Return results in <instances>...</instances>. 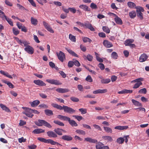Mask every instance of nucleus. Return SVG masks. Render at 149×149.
<instances>
[{
  "instance_id": "49",
  "label": "nucleus",
  "mask_w": 149,
  "mask_h": 149,
  "mask_svg": "<svg viewBox=\"0 0 149 149\" xmlns=\"http://www.w3.org/2000/svg\"><path fill=\"white\" fill-rule=\"evenodd\" d=\"M5 19L7 21V22H8V23L11 26H13V22L11 21V20L9 18H7V17H6L5 18Z\"/></svg>"
},
{
  "instance_id": "31",
  "label": "nucleus",
  "mask_w": 149,
  "mask_h": 149,
  "mask_svg": "<svg viewBox=\"0 0 149 149\" xmlns=\"http://www.w3.org/2000/svg\"><path fill=\"white\" fill-rule=\"evenodd\" d=\"M69 124L72 126L76 127L78 126V125L76 122L72 120H71L70 119L69 122Z\"/></svg>"
},
{
  "instance_id": "7",
  "label": "nucleus",
  "mask_w": 149,
  "mask_h": 149,
  "mask_svg": "<svg viewBox=\"0 0 149 149\" xmlns=\"http://www.w3.org/2000/svg\"><path fill=\"white\" fill-rule=\"evenodd\" d=\"M46 81L48 83L52 84H55L56 85H60L61 84V83L59 82L57 80L54 79H47Z\"/></svg>"
},
{
  "instance_id": "21",
  "label": "nucleus",
  "mask_w": 149,
  "mask_h": 149,
  "mask_svg": "<svg viewBox=\"0 0 149 149\" xmlns=\"http://www.w3.org/2000/svg\"><path fill=\"white\" fill-rule=\"evenodd\" d=\"M83 57L85 59H87L90 61H92L93 59V56L89 54H88L86 56L84 55L83 56Z\"/></svg>"
},
{
  "instance_id": "56",
  "label": "nucleus",
  "mask_w": 149,
  "mask_h": 149,
  "mask_svg": "<svg viewBox=\"0 0 149 149\" xmlns=\"http://www.w3.org/2000/svg\"><path fill=\"white\" fill-rule=\"evenodd\" d=\"M22 43L24 45L25 47H27V46H29V44L30 43L26 40H23Z\"/></svg>"
},
{
  "instance_id": "17",
  "label": "nucleus",
  "mask_w": 149,
  "mask_h": 149,
  "mask_svg": "<svg viewBox=\"0 0 149 149\" xmlns=\"http://www.w3.org/2000/svg\"><path fill=\"white\" fill-rule=\"evenodd\" d=\"M132 90L123 89V90L118 92L119 94L132 93Z\"/></svg>"
},
{
  "instance_id": "26",
  "label": "nucleus",
  "mask_w": 149,
  "mask_h": 149,
  "mask_svg": "<svg viewBox=\"0 0 149 149\" xmlns=\"http://www.w3.org/2000/svg\"><path fill=\"white\" fill-rule=\"evenodd\" d=\"M44 111L45 114L48 116H50L53 115V111L51 110L46 109Z\"/></svg>"
},
{
  "instance_id": "18",
  "label": "nucleus",
  "mask_w": 149,
  "mask_h": 149,
  "mask_svg": "<svg viewBox=\"0 0 149 149\" xmlns=\"http://www.w3.org/2000/svg\"><path fill=\"white\" fill-rule=\"evenodd\" d=\"M65 49L68 53L72 56L77 57H78V55L72 50L66 47L65 48Z\"/></svg>"
},
{
  "instance_id": "44",
  "label": "nucleus",
  "mask_w": 149,
  "mask_h": 149,
  "mask_svg": "<svg viewBox=\"0 0 149 149\" xmlns=\"http://www.w3.org/2000/svg\"><path fill=\"white\" fill-rule=\"evenodd\" d=\"M54 123L61 126H64V124L63 123L58 120H54Z\"/></svg>"
},
{
  "instance_id": "51",
  "label": "nucleus",
  "mask_w": 149,
  "mask_h": 149,
  "mask_svg": "<svg viewBox=\"0 0 149 149\" xmlns=\"http://www.w3.org/2000/svg\"><path fill=\"white\" fill-rule=\"evenodd\" d=\"M146 90L145 88L141 89L139 91V93H144L145 94L146 93Z\"/></svg>"
},
{
  "instance_id": "35",
  "label": "nucleus",
  "mask_w": 149,
  "mask_h": 149,
  "mask_svg": "<svg viewBox=\"0 0 149 149\" xmlns=\"http://www.w3.org/2000/svg\"><path fill=\"white\" fill-rule=\"evenodd\" d=\"M79 7L85 11H88L90 10L88 8V7L85 5H81L79 6Z\"/></svg>"
},
{
  "instance_id": "52",
  "label": "nucleus",
  "mask_w": 149,
  "mask_h": 149,
  "mask_svg": "<svg viewBox=\"0 0 149 149\" xmlns=\"http://www.w3.org/2000/svg\"><path fill=\"white\" fill-rule=\"evenodd\" d=\"M73 117H74L75 118L77 119V120L79 121L81 120H82L83 118L81 116H76V115H73L72 116Z\"/></svg>"
},
{
  "instance_id": "22",
  "label": "nucleus",
  "mask_w": 149,
  "mask_h": 149,
  "mask_svg": "<svg viewBox=\"0 0 149 149\" xmlns=\"http://www.w3.org/2000/svg\"><path fill=\"white\" fill-rule=\"evenodd\" d=\"M115 20L116 23L119 25H121L123 24V22L121 19L118 17V16H116L114 19Z\"/></svg>"
},
{
  "instance_id": "11",
  "label": "nucleus",
  "mask_w": 149,
  "mask_h": 149,
  "mask_svg": "<svg viewBox=\"0 0 149 149\" xmlns=\"http://www.w3.org/2000/svg\"><path fill=\"white\" fill-rule=\"evenodd\" d=\"M47 135L50 138H56L57 137V134L54 132L50 131L47 132Z\"/></svg>"
},
{
  "instance_id": "55",
  "label": "nucleus",
  "mask_w": 149,
  "mask_h": 149,
  "mask_svg": "<svg viewBox=\"0 0 149 149\" xmlns=\"http://www.w3.org/2000/svg\"><path fill=\"white\" fill-rule=\"evenodd\" d=\"M142 84V83H140L139 84L137 83H136L134 85L133 88H138Z\"/></svg>"
},
{
  "instance_id": "24",
  "label": "nucleus",
  "mask_w": 149,
  "mask_h": 149,
  "mask_svg": "<svg viewBox=\"0 0 149 149\" xmlns=\"http://www.w3.org/2000/svg\"><path fill=\"white\" fill-rule=\"evenodd\" d=\"M0 107L3 110H5V111L9 112H10V109L5 105L2 104H0Z\"/></svg>"
},
{
  "instance_id": "14",
  "label": "nucleus",
  "mask_w": 149,
  "mask_h": 149,
  "mask_svg": "<svg viewBox=\"0 0 149 149\" xmlns=\"http://www.w3.org/2000/svg\"><path fill=\"white\" fill-rule=\"evenodd\" d=\"M103 43L105 47L107 48L111 47L113 46L112 44L110 42L106 40H104Z\"/></svg>"
},
{
  "instance_id": "57",
  "label": "nucleus",
  "mask_w": 149,
  "mask_h": 149,
  "mask_svg": "<svg viewBox=\"0 0 149 149\" xmlns=\"http://www.w3.org/2000/svg\"><path fill=\"white\" fill-rule=\"evenodd\" d=\"M90 7L93 9H96L97 8V6L96 4L93 3H91Z\"/></svg>"
},
{
  "instance_id": "8",
  "label": "nucleus",
  "mask_w": 149,
  "mask_h": 149,
  "mask_svg": "<svg viewBox=\"0 0 149 149\" xmlns=\"http://www.w3.org/2000/svg\"><path fill=\"white\" fill-rule=\"evenodd\" d=\"M24 50L29 54H32L34 53V49L30 46H27L24 49Z\"/></svg>"
},
{
  "instance_id": "13",
  "label": "nucleus",
  "mask_w": 149,
  "mask_h": 149,
  "mask_svg": "<svg viewBox=\"0 0 149 149\" xmlns=\"http://www.w3.org/2000/svg\"><path fill=\"white\" fill-rule=\"evenodd\" d=\"M61 139L65 141H70L72 140L73 138L70 135H64L61 137Z\"/></svg>"
},
{
  "instance_id": "23",
  "label": "nucleus",
  "mask_w": 149,
  "mask_h": 149,
  "mask_svg": "<svg viewBox=\"0 0 149 149\" xmlns=\"http://www.w3.org/2000/svg\"><path fill=\"white\" fill-rule=\"evenodd\" d=\"M0 72L1 74H3L5 76L9 78L10 79L13 78L12 77L11 75H10L9 73L7 72H5L3 70H1L0 71Z\"/></svg>"
},
{
  "instance_id": "16",
  "label": "nucleus",
  "mask_w": 149,
  "mask_h": 149,
  "mask_svg": "<svg viewBox=\"0 0 149 149\" xmlns=\"http://www.w3.org/2000/svg\"><path fill=\"white\" fill-rule=\"evenodd\" d=\"M29 103L32 107H34L38 106L40 103V101L38 100H35L32 102H30Z\"/></svg>"
},
{
  "instance_id": "5",
  "label": "nucleus",
  "mask_w": 149,
  "mask_h": 149,
  "mask_svg": "<svg viewBox=\"0 0 149 149\" xmlns=\"http://www.w3.org/2000/svg\"><path fill=\"white\" fill-rule=\"evenodd\" d=\"M37 139L39 141L46 143H50L52 145H55L56 142L54 141L51 139H46L42 137H38Z\"/></svg>"
},
{
  "instance_id": "45",
  "label": "nucleus",
  "mask_w": 149,
  "mask_h": 149,
  "mask_svg": "<svg viewBox=\"0 0 149 149\" xmlns=\"http://www.w3.org/2000/svg\"><path fill=\"white\" fill-rule=\"evenodd\" d=\"M102 29L104 32L107 33H110V30L108 27L105 26H103L102 27Z\"/></svg>"
},
{
  "instance_id": "47",
  "label": "nucleus",
  "mask_w": 149,
  "mask_h": 149,
  "mask_svg": "<svg viewBox=\"0 0 149 149\" xmlns=\"http://www.w3.org/2000/svg\"><path fill=\"white\" fill-rule=\"evenodd\" d=\"M117 142L119 144L122 143L124 142L123 138L120 137L118 138L117 140Z\"/></svg>"
},
{
  "instance_id": "12",
  "label": "nucleus",
  "mask_w": 149,
  "mask_h": 149,
  "mask_svg": "<svg viewBox=\"0 0 149 149\" xmlns=\"http://www.w3.org/2000/svg\"><path fill=\"white\" fill-rule=\"evenodd\" d=\"M85 141L89 143H95L97 142V141L96 139H93L91 137H86L85 138Z\"/></svg>"
},
{
  "instance_id": "60",
  "label": "nucleus",
  "mask_w": 149,
  "mask_h": 149,
  "mask_svg": "<svg viewBox=\"0 0 149 149\" xmlns=\"http://www.w3.org/2000/svg\"><path fill=\"white\" fill-rule=\"evenodd\" d=\"M93 126L95 129L100 131L102 130V129L100 127L99 125L96 124H94L93 125Z\"/></svg>"
},
{
  "instance_id": "1",
  "label": "nucleus",
  "mask_w": 149,
  "mask_h": 149,
  "mask_svg": "<svg viewBox=\"0 0 149 149\" xmlns=\"http://www.w3.org/2000/svg\"><path fill=\"white\" fill-rule=\"evenodd\" d=\"M56 108L61 110L63 109L65 112L70 114L75 113L76 111L75 110L66 106H63V107H62L61 106L58 104Z\"/></svg>"
},
{
  "instance_id": "20",
  "label": "nucleus",
  "mask_w": 149,
  "mask_h": 149,
  "mask_svg": "<svg viewBox=\"0 0 149 149\" xmlns=\"http://www.w3.org/2000/svg\"><path fill=\"white\" fill-rule=\"evenodd\" d=\"M128 127L127 126H118L115 127L114 129L119 130H123L127 129Z\"/></svg>"
},
{
  "instance_id": "63",
  "label": "nucleus",
  "mask_w": 149,
  "mask_h": 149,
  "mask_svg": "<svg viewBox=\"0 0 149 149\" xmlns=\"http://www.w3.org/2000/svg\"><path fill=\"white\" fill-rule=\"evenodd\" d=\"M46 29H47V30L48 31H49V32H50L51 33H53L54 32V31L53 30L51 27L50 26H48V27H47V28H46Z\"/></svg>"
},
{
  "instance_id": "41",
  "label": "nucleus",
  "mask_w": 149,
  "mask_h": 149,
  "mask_svg": "<svg viewBox=\"0 0 149 149\" xmlns=\"http://www.w3.org/2000/svg\"><path fill=\"white\" fill-rule=\"evenodd\" d=\"M76 132L79 134L82 135H85L86 134V132L83 130H77L76 131Z\"/></svg>"
},
{
  "instance_id": "32",
  "label": "nucleus",
  "mask_w": 149,
  "mask_h": 149,
  "mask_svg": "<svg viewBox=\"0 0 149 149\" xmlns=\"http://www.w3.org/2000/svg\"><path fill=\"white\" fill-rule=\"evenodd\" d=\"M31 22L33 24L36 25L37 24L38 21L37 19L31 17Z\"/></svg>"
},
{
  "instance_id": "29",
  "label": "nucleus",
  "mask_w": 149,
  "mask_h": 149,
  "mask_svg": "<svg viewBox=\"0 0 149 149\" xmlns=\"http://www.w3.org/2000/svg\"><path fill=\"white\" fill-rule=\"evenodd\" d=\"M97 143L95 146L96 149H101L102 146L103 145V144L100 142H97Z\"/></svg>"
},
{
  "instance_id": "54",
  "label": "nucleus",
  "mask_w": 149,
  "mask_h": 149,
  "mask_svg": "<svg viewBox=\"0 0 149 149\" xmlns=\"http://www.w3.org/2000/svg\"><path fill=\"white\" fill-rule=\"evenodd\" d=\"M82 114H84L86 113V109H85L80 108L79 109Z\"/></svg>"
},
{
  "instance_id": "38",
  "label": "nucleus",
  "mask_w": 149,
  "mask_h": 149,
  "mask_svg": "<svg viewBox=\"0 0 149 149\" xmlns=\"http://www.w3.org/2000/svg\"><path fill=\"white\" fill-rule=\"evenodd\" d=\"M134 40L132 39H129L125 41V44L126 46H129L131 43L133 42Z\"/></svg>"
},
{
  "instance_id": "42",
  "label": "nucleus",
  "mask_w": 149,
  "mask_h": 149,
  "mask_svg": "<svg viewBox=\"0 0 149 149\" xmlns=\"http://www.w3.org/2000/svg\"><path fill=\"white\" fill-rule=\"evenodd\" d=\"M131 18H134L136 16V13L135 11H132L129 14Z\"/></svg>"
},
{
  "instance_id": "50",
  "label": "nucleus",
  "mask_w": 149,
  "mask_h": 149,
  "mask_svg": "<svg viewBox=\"0 0 149 149\" xmlns=\"http://www.w3.org/2000/svg\"><path fill=\"white\" fill-rule=\"evenodd\" d=\"M13 31L14 34L15 35H17L19 33V31L17 29H16L14 28H13Z\"/></svg>"
},
{
  "instance_id": "34",
  "label": "nucleus",
  "mask_w": 149,
  "mask_h": 149,
  "mask_svg": "<svg viewBox=\"0 0 149 149\" xmlns=\"http://www.w3.org/2000/svg\"><path fill=\"white\" fill-rule=\"evenodd\" d=\"M102 138L105 140L108 141H112L113 140L112 138L109 136H104L102 137Z\"/></svg>"
},
{
  "instance_id": "4",
  "label": "nucleus",
  "mask_w": 149,
  "mask_h": 149,
  "mask_svg": "<svg viewBox=\"0 0 149 149\" xmlns=\"http://www.w3.org/2000/svg\"><path fill=\"white\" fill-rule=\"evenodd\" d=\"M135 8L136 9L137 15L141 19H142L143 18V14L141 12H143L144 10L143 8L141 7L138 6L136 7Z\"/></svg>"
},
{
  "instance_id": "10",
  "label": "nucleus",
  "mask_w": 149,
  "mask_h": 149,
  "mask_svg": "<svg viewBox=\"0 0 149 149\" xmlns=\"http://www.w3.org/2000/svg\"><path fill=\"white\" fill-rule=\"evenodd\" d=\"M33 82L36 84L40 86H45L46 85V84L42 81L40 80H34Z\"/></svg>"
},
{
  "instance_id": "36",
  "label": "nucleus",
  "mask_w": 149,
  "mask_h": 149,
  "mask_svg": "<svg viewBox=\"0 0 149 149\" xmlns=\"http://www.w3.org/2000/svg\"><path fill=\"white\" fill-rule=\"evenodd\" d=\"M111 80L109 79H102L101 81V82L102 84H108L110 82Z\"/></svg>"
},
{
  "instance_id": "40",
  "label": "nucleus",
  "mask_w": 149,
  "mask_h": 149,
  "mask_svg": "<svg viewBox=\"0 0 149 149\" xmlns=\"http://www.w3.org/2000/svg\"><path fill=\"white\" fill-rule=\"evenodd\" d=\"M132 101L133 103L135 105L138 106H141V103L139 102L136 101L135 100H134V99H132Z\"/></svg>"
},
{
  "instance_id": "9",
  "label": "nucleus",
  "mask_w": 149,
  "mask_h": 149,
  "mask_svg": "<svg viewBox=\"0 0 149 149\" xmlns=\"http://www.w3.org/2000/svg\"><path fill=\"white\" fill-rule=\"evenodd\" d=\"M148 58V56L145 54H143L141 55L139 58V60L140 62H142L147 60Z\"/></svg>"
},
{
  "instance_id": "48",
  "label": "nucleus",
  "mask_w": 149,
  "mask_h": 149,
  "mask_svg": "<svg viewBox=\"0 0 149 149\" xmlns=\"http://www.w3.org/2000/svg\"><path fill=\"white\" fill-rule=\"evenodd\" d=\"M38 107L40 108L47 109L48 108V107L47 105L44 104H40L38 106Z\"/></svg>"
},
{
  "instance_id": "3",
  "label": "nucleus",
  "mask_w": 149,
  "mask_h": 149,
  "mask_svg": "<svg viewBox=\"0 0 149 149\" xmlns=\"http://www.w3.org/2000/svg\"><path fill=\"white\" fill-rule=\"evenodd\" d=\"M22 108L25 110V111L23 112V113L25 114L27 116L32 118L33 115L32 114V109L29 108L23 107Z\"/></svg>"
},
{
  "instance_id": "58",
  "label": "nucleus",
  "mask_w": 149,
  "mask_h": 149,
  "mask_svg": "<svg viewBox=\"0 0 149 149\" xmlns=\"http://www.w3.org/2000/svg\"><path fill=\"white\" fill-rule=\"evenodd\" d=\"M19 125L20 126H22L25 125L26 124V122L22 120H20Z\"/></svg>"
},
{
  "instance_id": "19",
  "label": "nucleus",
  "mask_w": 149,
  "mask_h": 149,
  "mask_svg": "<svg viewBox=\"0 0 149 149\" xmlns=\"http://www.w3.org/2000/svg\"><path fill=\"white\" fill-rule=\"evenodd\" d=\"M45 132V130H43L41 129H37L34 130L32 133L34 134H39L41 133H43Z\"/></svg>"
},
{
  "instance_id": "43",
  "label": "nucleus",
  "mask_w": 149,
  "mask_h": 149,
  "mask_svg": "<svg viewBox=\"0 0 149 149\" xmlns=\"http://www.w3.org/2000/svg\"><path fill=\"white\" fill-rule=\"evenodd\" d=\"M69 38L72 42H75L76 41L75 36L72 35L71 34H70L69 35Z\"/></svg>"
},
{
  "instance_id": "39",
  "label": "nucleus",
  "mask_w": 149,
  "mask_h": 149,
  "mask_svg": "<svg viewBox=\"0 0 149 149\" xmlns=\"http://www.w3.org/2000/svg\"><path fill=\"white\" fill-rule=\"evenodd\" d=\"M82 38V40L84 42H89L91 43L92 41V40L91 39L87 37H83Z\"/></svg>"
},
{
  "instance_id": "25",
  "label": "nucleus",
  "mask_w": 149,
  "mask_h": 149,
  "mask_svg": "<svg viewBox=\"0 0 149 149\" xmlns=\"http://www.w3.org/2000/svg\"><path fill=\"white\" fill-rule=\"evenodd\" d=\"M85 26L88 28L90 29L91 31H95V29L92 26L91 24L88 23H85Z\"/></svg>"
},
{
  "instance_id": "33",
  "label": "nucleus",
  "mask_w": 149,
  "mask_h": 149,
  "mask_svg": "<svg viewBox=\"0 0 149 149\" xmlns=\"http://www.w3.org/2000/svg\"><path fill=\"white\" fill-rule=\"evenodd\" d=\"M143 79L142 78H140L136 79L131 81L132 83L136 82V83L139 84L141 83V81H143Z\"/></svg>"
},
{
  "instance_id": "37",
  "label": "nucleus",
  "mask_w": 149,
  "mask_h": 149,
  "mask_svg": "<svg viewBox=\"0 0 149 149\" xmlns=\"http://www.w3.org/2000/svg\"><path fill=\"white\" fill-rule=\"evenodd\" d=\"M104 129L106 132L108 133H111L112 132V130L111 128L109 127L104 126Z\"/></svg>"
},
{
  "instance_id": "2",
  "label": "nucleus",
  "mask_w": 149,
  "mask_h": 149,
  "mask_svg": "<svg viewBox=\"0 0 149 149\" xmlns=\"http://www.w3.org/2000/svg\"><path fill=\"white\" fill-rule=\"evenodd\" d=\"M35 123L36 125L39 126H42L44 125L49 128L52 127V126L49 123L44 120L40 119L38 121L35 122Z\"/></svg>"
},
{
  "instance_id": "62",
  "label": "nucleus",
  "mask_w": 149,
  "mask_h": 149,
  "mask_svg": "<svg viewBox=\"0 0 149 149\" xmlns=\"http://www.w3.org/2000/svg\"><path fill=\"white\" fill-rule=\"evenodd\" d=\"M77 88L78 90L81 91H83V86L81 85H78L77 86Z\"/></svg>"
},
{
  "instance_id": "27",
  "label": "nucleus",
  "mask_w": 149,
  "mask_h": 149,
  "mask_svg": "<svg viewBox=\"0 0 149 149\" xmlns=\"http://www.w3.org/2000/svg\"><path fill=\"white\" fill-rule=\"evenodd\" d=\"M54 131L56 134L59 135H62V133L61 131V129L57 128L55 129Z\"/></svg>"
},
{
  "instance_id": "46",
  "label": "nucleus",
  "mask_w": 149,
  "mask_h": 149,
  "mask_svg": "<svg viewBox=\"0 0 149 149\" xmlns=\"http://www.w3.org/2000/svg\"><path fill=\"white\" fill-rule=\"evenodd\" d=\"M70 99L72 101L74 102H78L79 101V100L78 98L74 97H71Z\"/></svg>"
},
{
  "instance_id": "61",
  "label": "nucleus",
  "mask_w": 149,
  "mask_h": 149,
  "mask_svg": "<svg viewBox=\"0 0 149 149\" xmlns=\"http://www.w3.org/2000/svg\"><path fill=\"white\" fill-rule=\"evenodd\" d=\"M74 64V62L72 61H69L68 63V66L69 68H71L73 66Z\"/></svg>"
},
{
  "instance_id": "59",
  "label": "nucleus",
  "mask_w": 149,
  "mask_h": 149,
  "mask_svg": "<svg viewBox=\"0 0 149 149\" xmlns=\"http://www.w3.org/2000/svg\"><path fill=\"white\" fill-rule=\"evenodd\" d=\"M98 67L100 68V69L103 70L104 69V66L103 64L102 63H100L98 65Z\"/></svg>"
},
{
  "instance_id": "30",
  "label": "nucleus",
  "mask_w": 149,
  "mask_h": 149,
  "mask_svg": "<svg viewBox=\"0 0 149 149\" xmlns=\"http://www.w3.org/2000/svg\"><path fill=\"white\" fill-rule=\"evenodd\" d=\"M111 57L114 59H117L118 57L117 54L115 52H112L111 54Z\"/></svg>"
},
{
  "instance_id": "64",
  "label": "nucleus",
  "mask_w": 149,
  "mask_h": 149,
  "mask_svg": "<svg viewBox=\"0 0 149 149\" xmlns=\"http://www.w3.org/2000/svg\"><path fill=\"white\" fill-rule=\"evenodd\" d=\"M99 36L102 38H104L106 37L105 34L103 32H100L98 33Z\"/></svg>"
},
{
  "instance_id": "28",
  "label": "nucleus",
  "mask_w": 149,
  "mask_h": 149,
  "mask_svg": "<svg viewBox=\"0 0 149 149\" xmlns=\"http://www.w3.org/2000/svg\"><path fill=\"white\" fill-rule=\"evenodd\" d=\"M127 4L128 7L130 8H133L134 7L135 8L136 7V4L132 2H128L127 3Z\"/></svg>"
},
{
  "instance_id": "6",
  "label": "nucleus",
  "mask_w": 149,
  "mask_h": 149,
  "mask_svg": "<svg viewBox=\"0 0 149 149\" xmlns=\"http://www.w3.org/2000/svg\"><path fill=\"white\" fill-rule=\"evenodd\" d=\"M56 54L58 59L61 62H63L64 60L65 59V56L64 53L60 51L58 53L57 52Z\"/></svg>"
},
{
  "instance_id": "15",
  "label": "nucleus",
  "mask_w": 149,
  "mask_h": 149,
  "mask_svg": "<svg viewBox=\"0 0 149 149\" xmlns=\"http://www.w3.org/2000/svg\"><path fill=\"white\" fill-rule=\"evenodd\" d=\"M56 91L59 93H63L68 92L69 90L67 88H59L56 89Z\"/></svg>"
},
{
  "instance_id": "53",
  "label": "nucleus",
  "mask_w": 149,
  "mask_h": 149,
  "mask_svg": "<svg viewBox=\"0 0 149 149\" xmlns=\"http://www.w3.org/2000/svg\"><path fill=\"white\" fill-rule=\"evenodd\" d=\"M86 80L88 82H92L93 79L90 75H88L86 78Z\"/></svg>"
}]
</instances>
